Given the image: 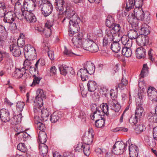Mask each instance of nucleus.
<instances>
[{"label":"nucleus","instance_id":"f257e3e1","mask_svg":"<svg viewBox=\"0 0 157 157\" xmlns=\"http://www.w3.org/2000/svg\"><path fill=\"white\" fill-rule=\"evenodd\" d=\"M80 22V19L78 17L75 16L69 21V34L70 36H73L78 32L79 29L78 23Z\"/></svg>","mask_w":157,"mask_h":157},{"label":"nucleus","instance_id":"f03ea898","mask_svg":"<svg viewBox=\"0 0 157 157\" xmlns=\"http://www.w3.org/2000/svg\"><path fill=\"white\" fill-rule=\"evenodd\" d=\"M17 16L18 19L21 20L25 19L29 23L35 22L36 20L34 14L29 11H22L21 13L18 14Z\"/></svg>","mask_w":157,"mask_h":157},{"label":"nucleus","instance_id":"7ed1b4c3","mask_svg":"<svg viewBox=\"0 0 157 157\" xmlns=\"http://www.w3.org/2000/svg\"><path fill=\"white\" fill-rule=\"evenodd\" d=\"M134 13V16L138 20L147 22L150 19L149 13H144L141 8H135Z\"/></svg>","mask_w":157,"mask_h":157},{"label":"nucleus","instance_id":"20e7f679","mask_svg":"<svg viewBox=\"0 0 157 157\" xmlns=\"http://www.w3.org/2000/svg\"><path fill=\"white\" fill-rule=\"evenodd\" d=\"M24 53L26 59L36 58L35 49L30 44H27L25 46L24 48Z\"/></svg>","mask_w":157,"mask_h":157},{"label":"nucleus","instance_id":"39448f33","mask_svg":"<svg viewBox=\"0 0 157 157\" xmlns=\"http://www.w3.org/2000/svg\"><path fill=\"white\" fill-rule=\"evenodd\" d=\"M41 2L40 6L41 7L42 13L45 16H47L52 11V5L48 0H42Z\"/></svg>","mask_w":157,"mask_h":157},{"label":"nucleus","instance_id":"423d86ee","mask_svg":"<svg viewBox=\"0 0 157 157\" xmlns=\"http://www.w3.org/2000/svg\"><path fill=\"white\" fill-rule=\"evenodd\" d=\"M127 146V144L122 141L117 142L113 146V152L117 155L121 154L124 152Z\"/></svg>","mask_w":157,"mask_h":157},{"label":"nucleus","instance_id":"0eeeda50","mask_svg":"<svg viewBox=\"0 0 157 157\" xmlns=\"http://www.w3.org/2000/svg\"><path fill=\"white\" fill-rule=\"evenodd\" d=\"M16 4L18 5L23 4V6L25 10L24 11H29L30 12L33 11L36 5L34 2L32 0H25V1L23 0L22 3L20 4L17 3L15 2Z\"/></svg>","mask_w":157,"mask_h":157},{"label":"nucleus","instance_id":"6e6552de","mask_svg":"<svg viewBox=\"0 0 157 157\" xmlns=\"http://www.w3.org/2000/svg\"><path fill=\"white\" fill-rule=\"evenodd\" d=\"M142 4V0H128L127 3L126 8L127 11H129L134 8V6H136V8H141Z\"/></svg>","mask_w":157,"mask_h":157},{"label":"nucleus","instance_id":"1a4fd4ad","mask_svg":"<svg viewBox=\"0 0 157 157\" xmlns=\"http://www.w3.org/2000/svg\"><path fill=\"white\" fill-rule=\"evenodd\" d=\"M147 96L149 99L153 102L157 103V91L154 87H149L147 89Z\"/></svg>","mask_w":157,"mask_h":157},{"label":"nucleus","instance_id":"9d476101","mask_svg":"<svg viewBox=\"0 0 157 157\" xmlns=\"http://www.w3.org/2000/svg\"><path fill=\"white\" fill-rule=\"evenodd\" d=\"M136 40L137 44L141 47L146 45L149 41L148 36L143 34L138 36Z\"/></svg>","mask_w":157,"mask_h":157},{"label":"nucleus","instance_id":"9b49d317","mask_svg":"<svg viewBox=\"0 0 157 157\" xmlns=\"http://www.w3.org/2000/svg\"><path fill=\"white\" fill-rule=\"evenodd\" d=\"M0 118L3 122L9 121L10 120V118L9 110L4 108L1 109L0 110Z\"/></svg>","mask_w":157,"mask_h":157},{"label":"nucleus","instance_id":"f8f14e48","mask_svg":"<svg viewBox=\"0 0 157 157\" xmlns=\"http://www.w3.org/2000/svg\"><path fill=\"white\" fill-rule=\"evenodd\" d=\"M108 104L111 109L113 110L115 112H118L120 111V105L116 100H109L108 101Z\"/></svg>","mask_w":157,"mask_h":157},{"label":"nucleus","instance_id":"ddd939ff","mask_svg":"<svg viewBox=\"0 0 157 157\" xmlns=\"http://www.w3.org/2000/svg\"><path fill=\"white\" fill-rule=\"evenodd\" d=\"M27 68L22 67L21 68H17L15 69L13 74V76L16 78H21L23 75L26 73Z\"/></svg>","mask_w":157,"mask_h":157},{"label":"nucleus","instance_id":"4468645a","mask_svg":"<svg viewBox=\"0 0 157 157\" xmlns=\"http://www.w3.org/2000/svg\"><path fill=\"white\" fill-rule=\"evenodd\" d=\"M130 157H137L138 155V149L137 146L132 144L129 147Z\"/></svg>","mask_w":157,"mask_h":157},{"label":"nucleus","instance_id":"2eb2a0df","mask_svg":"<svg viewBox=\"0 0 157 157\" xmlns=\"http://www.w3.org/2000/svg\"><path fill=\"white\" fill-rule=\"evenodd\" d=\"M16 18V15L13 11H9L6 14L5 20L8 23H12Z\"/></svg>","mask_w":157,"mask_h":157},{"label":"nucleus","instance_id":"dca6fc26","mask_svg":"<svg viewBox=\"0 0 157 157\" xmlns=\"http://www.w3.org/2000/svg\"><path fill=\"white\" fill-rule=\"evenodd\" d=\"M62 117V112L60 111H56L51 115L50 120L52 123H55L58 121Z\"/></svg>","mask_w":157,"mask_h":157},{"label":"nucleus","instance_id":"f3484780","mask_svg":"<svg viewBox=\"0 0 157 157\" xmlns=\"http://www.w3.org/2000/svg\"><path fill=\"white\" fill-rule=\"evenodd\" d=\"M37 96L35 99V101H39L40 104L43 103V98H44L45 97V94L43 90L40 89H38L36 92Z\"/></svg>","mask_w":157,"mask_h":157},{"label":"nucleus","instance_id":"a211bd4d","mask_svg":"<svg viewBox=\"0 0 157 157\" xmlns=\"http://www.w3.org/2000/svg\"><path fill=\"white\" fill-rule=\"evenodd\" d=\"M37 96L35 99V101H39L40 104L43 103V98H44L45 97V94L43 90L40 89H38L36 92Z\"/></svg>","mask_w":157,"mask_h":157},{"label":"nucleus","instance_id":"6ab92c4d","mask_svg":"<svg viewBox=\"0 0 157 157\" xmlns=\"http://www.w3.org/2000/svg\"><path fill=\"white\" fill-rule=\"evenodd\" d=\"M10 50L13 56L16 57L19 56L21 54V52L19 47L15 44H12L10 46Z\"/></svg>","mask_w":157,"mask_h":157},{"label":"nucleus","instance_id":"aec40b11","mask_svg":"<svg viewBox=\"0 0 157 157\" xmlns=\"http://www.w3.org/2000/svg\"><path fill=\"white\" fill-rule=\"evenodd\" d=\"M93 131L92 129H90L88 131V135L83 137L84 144H90L92 143L93 140Z\"/></svg>","mask_w":157,"mask_h":157},{"label":"nucleus","instance_id":"412c9836","mask_svg":"<svg viewBox=\"0 0 157 157\" xmlns=\"http://www.w3.org/2000/svg\"><path fill=\"white\" fill-rule=\"evenodd\" d=\"M85 68L88 71L89 74L92 75L94 73L95 70V67L94 64L90 62L87 61L84 63Z\"/></svg>","mask_w":157,"mask_h":157},{"label":"nucleus","instance_id":"4be33fe9","mask_svg":"<svg viewBox=\"0 0 157 157\" xmlns=\"http://www.w3.org/2000/svg\"><path fill=\"white\" fill-rule=\"evenodd\" d=\"M78 74L80 75L82 80L84 81L86 80V78H87L89 74L88 71L86 69V68H85L84 66L83 68L80 69Z\"/></svg>","mask_w":157,"mask_h":157},{"label":"nucleus","instance_id":"5701e85b","mask_svg":"<svg viewBox=\"0 0 157 157\" xmlns=\"http://www.w3.org/2000/svg\"><path fill=\"white\" fill-rule=\"evenodd\" d=\"M145 50L142 47L138 48L136 50V55L137 58H144L145 56Z\"/></svg>","mask_w":157,"mask_h":157},{"label":"nucleus","instance_id":"b1692460","mask_svg":"<svg viewBox=\"0 0 157 157\" xmlns=\"http://www.w3.org/2000/svg\"><path fill=\"white\" fill-rule=\"evenodd\" d=\"M129 37L126 35H123L121 37V40L123 44L127 46L128 48H130L132 45V41L129 39Z\"/></svg>","mask_w":157,"mask_h":157},{"label":"nucleus","instance_id":"393cba45","mask_svg":"<svg viewBox=\"0 0 157 157\" xmlns=\"http://www.w3.org/2000/svg\"><path fill=\"white\" fill-rule=\"evenodd\" d=\"M144 112V109L142 106V104H139L137 106L135 112L136 117L140 118L142 116Z\"/></svg>","mask_w":157,"mask_h":157},{"label":"nucleus","instance_id":"a878e982","mask_svg":"<svg viewBox=\"0 0 157 157\" xmlns=\"http://www.w3.org/2000/svg\"><path fill=\"white\" fill-rule=\"evenodd\" d=\"M38 138L40 144H44L47 139L46 133L44 131H40L39 133Z\"/></svg>","mask_w":157,"mask_h":157},{"label":"nucleus","instance_id":"bb28decb","mask_svg":"<svg viewBox=\"0 0 157 157\" xmlns=\"http://www.w3.org/2000/svg\"><path fill=\"white\" fill-rule=\"evenodd\" d=\"M88 90L90 92H94L97 88V83L94 81H89L87 84Z\"/></svg>","mask_w":157,"mask_h":157},{"label":"nucleus","instance_id":"cd10ccee","mask_svg":"<svg viewBox=\"0 0 157 157\" xmlns=\"http://www.w3.org/2000/svg\"><path fill=\"white\" fill-rule=\"evenodd\" d=\"M104 115L103 114L100 110L97 112H95L90 115L91 118L93 120H96L101 118H104Z\"/></svg>","mask_w":157,"mask_h":157},{"label":"nucleus","instance_id":"c85d7f7f","mask_svg":"<svg viewBox=\"0 0 157 157\" xmlns=\"http://www.w3.org/2000/svg\"><path fill=\"white\" fill-rule=\"evenodd\" d=\"M22 118V114L21 113L14 115L11 120V124L13 125L18 124L21 122Z\"/></svg>","mask_w":157,"mask_h":157},{"label":"nucleus","instance_id":"c756f323","mask_svg":"<svg viewBox=\"0 0 157 157\" xmlns=\"http://www.w3.org/2000/svg\"><path fill=\"white\" fill-rule=\"evenodd\" d=\"M98 38V37L97 35L93 33H90L87 34L86 38L84 40L95 42Z\"/></svg>","mask_w":157,"mask_h":157},{"label":"nucleus","instance_id":"7c9ffc66","mask_svg":"<svg viewBox=\"0 0 157 157\" xmlns=\"http://www.w3.org/2000/svg\"><path fill=\"white\" fill-rule=\"evenodd\" d=\"M41 115V118L44 121H46L48 119V117L50 114V113L47 109H42L39 113Z\"/></svg>","mask_w":157,"mask_h":157},{"label":"nucleus","instance_id":"2f4dec72","mask_svg":"<svg viewBox=\"0 0 157 157\" xmlns=\"http://www.w3.org/2000/svg\"><path fill=\"white\" fill-rule=\"evenodd\" d=\"M65 12H66V15L68 17L71 18V19H72L75 16L78 17L74 11L70 10L69 7H66V10Z\"/></svg>","mask_w":157,"mask_h":157},{"label":"nucleus","instance_id":"473e14b6","mask_svg":"<svg viewBox=\"0 0 157 157\" xmlns=\"http://www.w3.org/2000/svg\"><path fill=\"white\" fill-rule=\"evenodd\" d=\"M34 111L35 113L38 112L39 113L42 109V105L43 103L40 104L39 102V101H37L36 102L35 101V100L34 101Z\"/></svg>","mask_w":157,"mask_h":157},{"label":"nucleus","instance_id":"72a5a7b5","mask_svg":"<svg viewBox=\"0 0 157 157\" xmlns=\"http://www.w3.org/2000/svg\"><path fill=\"white\" fill-rule=\"evenodd\" d=\"M138 19L135 18L132 15H128L127 20L128 22L132 25H135V26H137L138 24Z\"/></svg>","mask_w":157,"mask_h":157},{"label":"nucleus","instance_id":"f704fd0d","mask_svg":"<svg viewBox=\"0 0 157 157\" xmlns=\"http://www.w3.org/2000/svg\"><path fill=\"white\" fill-rule=\"evenodd\" d=\"M130 48H128L126 46L122 48V54L126 57H129L132 54V52L130 49Z\"/></svg>","mask_w":157,"mask_h":157},{"label":"nucleus","instance_id":"c9c22d12","mask_svg":"<svg viewBox=\"0 0 157 157\" xmlns=\"http://www.w3.org/2000/svg\"><path fill=\"white\" fill-rule=\"evenodd\" d=\"M111 48L113 52L116 53H117L120 50V45L117 42H113L111 44Z\"/></svg>","mask_w":157,"mask_h":157},{"label":"nucleus","instance_id":"e433bc0d","mask_svg":"<svg viewBox=\"0 0 157 157\" xmlns=\"http://www.w3.org/2000/svg\"><path fill=\"white\" fill-rule=\"evenodd\" d=\"M39 149L40 152L43 155L46 154L48 151L47 146L44 144H39Z\"/></svg>","mask_w":157,"mask_h":157},{"label":"nucleus","instance_id":"4c0bfd02","mask_svg":"<svg viewBox=\"0 0 157 157\" xmlns=\"http://www.w3.org/2000/svg\"><path fill=\"white\" fill-rule=\"evenodd\" d=\"M93 42L90 41L86 40H83L82 44V46L83 48L87 51H88L89 48H90V47L92 45V43Z\"/></svg>","mask_w":157,"mask_h":157},{"label":"nucleus","instance_id":"58836bf2","mask_svg":"<svg viewBox=\"0 0 157 157\" xmlns=\"http://www.w3.org/2000/svg\"><path fill=\"white\" fill-rule=\"evenodd\" d=\"M72 42L75 47L76 48L81 47L82 43V41L78 40L76 38L73 37L72 40Z\"/></svg>","mask_w":157,"mask_h":157},{"label":"nucleus","instance_id":"ea45409f","mask_svg":"<svg viewBox=\"0 0 157 157\" xmlns=\"http://www.w3.org/2000/svg\"><path fill=\"white\" fill-rule=\"evenodd\" d=\"M105 123V120L104 118H101L95 120V124L98 128H101L104 126Z\"/></svg>","mask_w":157,"mask_h":157},{"label":"nucleus","instance_id":"a19ab883","mask_svg":"<svg viewBox=\"0 0 157 157\" xmlns=\"http://www.w3.org/2000/svg\"><path fill=\"white\" fill-rule=\"evenodd\" d=\"M60 73L64 75L67 74V71L68 66L65 64H62L59 67Z\"/></svg>","mask_w":157,"mask_h":157},{"label":"nucleus","instance_id":"79ce46f5","mask_svg":"<svg viewBox=\"0 0 157 157\" xmlns=\"http://www.w3.org/2000/svg\"><path fill=\"white\" fill-rule=\"evenodd\" d=\"M90 144H84L83 146V150L85 155L87 156L89 155L90 153Z\"/></svg>","mask_w":157,"mask_h":157},{"label":"nucleus","instance_id":"37998d69","mask_svg":"<svg viewBox=\"0 0 157 157\" xmlns=\"http://www.w3.org/2000/svg\"><path fill=\"white\" fill-rule=\"evenodd\" d=\"M25 104L24 102L21 101H18L16 103V110L18 112H21L24 108Z\"/></svg>","mask_w":157,"mask_h":157},{"label":"nucleus","instance_id":"c03bdc74","mask_svg":"<svg viewBox=\"0 0 157 157\" xmlns=\"http://www.w3.org/2000/svg\"><path fill=\"white\" fill-rule=\"evenodd\" d=\"M33 82L31 86H34L39 84L40 80L42 78L41 77L37 76L36 75H34L33 76Z\"/></svg>","mask_w":157,"mask_h":157},{"label":"nucleus","instance_id":"a18cd8bd","mask_svg":"<svg viewBox=\"0 0 157 157\" xmlns=\"http://www.w3.org/2000/svg\"><path fill=\"white\" fill-rule=\"evenodd\" d=\"M17 148L18 150L23 152H25L27 150L26 147L24 143H20L18 144Z\"/></svg>","mask_w":157,"mask_h":157},{"label":"nucleus","instance_id":"49530a36","mask_svg":"<svg viewBox=\"0 0 157 157\" xmlns=\"http://www.w3.org/2000/svg\"><path fill=\"white\" fill-rule=\"evenodd\" d=\"M57 69L55 66H52L49 70L47 71V75L49 76H53L55 75Z\"/></svg>","mask_w":157,"mask_h":157},{"label":"nucleus","instance_id":"de8ad7c7","mask_svg":"<svg viewBox=\"0 0 157 157\" xmlns=\"http://www.w3.org/2000/svg\"><path fill=\"white\" fill-rule=\"evenodd\" d=\"M109 107V106L108 102V103H103L102 105V108L100 109V110H102V111H101V112L104 115V114H106L107 115V112L108 111V108Z\"/></svg>","mask_w":157,"mask_h":157},{"label":"nucleus","instance_id":"09e8293b","mask_svg":"<svg viewBox=\"0 0 157 157\" xmlns=\"http://www.w3.org/2000/svg\"><path fill=\"white\" fill-rule=\"evenodd\" d=\"M149 26L147 24H143L142 25L141 30L142 33L146 35L149 33V30L148 29Z\"/></svg>","mask_w":157,"mask_h":157},{"label":"nucleus","instance_id":"8fccbe9b","mask_svg":"<svg viewBox=\"0 0 157 157\" xmlns=\"http://www.w3.org/2000/svg\"><path fill=\"white\" fill-rule=\"evenodd\" d=\"M90 48L88 50V51L91 52H97L98 50V47L95 42H93L90 47Z\"/></svg>","mask_w":157,"mask_h":157},{"label":"nucleus","instance_id":"3c124183","mask_svg":"<svg viewBox=\"0 0 157 157\" xmlns=\"http://www.w3.org/2000/svg\"><path fill=\"white\" fill-rule=\"evenodd\" d=\"M137 35V32L135 30H131L128 33V37L131 39H136Z\"/></svg>","mask_w":157,"mask_h":157},{"label":"nucleus","instance_id":"603ef678","mask_svg":"<svg viewBox=\"0 0 157 157\" xmlns=\"http://www.w3.org/2000/svg\"><path fill=\"white\" fill-rule=\"evenodd\" d=\"M106 36L108 37L109 38L112 40L113 37L115 35L116 33L112 31V30L110 29H107L106 30Z\"/></svg>","mask_w":157,"mask_h":157},{"label":"nucleus","instance_id":"864d4df0","mask_svg":"<svg viewBox=\"0 0 157 157\" xmlns=\"http://www.w3.org/2000/svg\"><path fill=\"white\" fill-rule=\"evenodd\" d=\"M78 118L81 119L82 122L86 121V115L85 112L82 111H80L78 115Z\"/></svg>","mask_w":157,"mask_h":157},{"label":"nucleus","instance_id":"5fc2aeb1","mask_svg":"<svg viewBox=\"0 0 157 157\" xmlns=\"http://www.w3.org/2000/svg\"><path fill=\"white\" fill-rule=\"evenodd\" d=\"M120 28L121 27L119 24H115L111 27L110 29L112 30V31L116 34L119 31Z\"/></svg>","mask_w":157,"mask_h":157},{"label":"nucleus","instance_id":"6e6d98bb","mask_svg":"<svg viewBox=\"0 0 157 157\" xmlns=\"http://www.w3.org/2000/svg\"><path fill=\"white\" fill-rule=\"evenodd\" d=\"M112 40L108 37L107 36H105L103 39L102 44L104 46H107L109 45L111 43Z\"/></svg>","mask_w":157,"mask_h":157},{"label":"nucleus","instance_id":"4d7b16f0","mask_svg":"<svg viewBox=\"0 0 157 157\" xmlns=\"http://www.w3.org/2000/svg\"><path fill=\"white\" fill-rule=\"evenodd\" d=\"M115 24L113 23V19L112 17H109L107 18L106 21V25L110 29Z\"/></svg>","mask_w":157,"mask_h":157},{"label":"nucleus","instance_id":"13d9d810","mask_svg":"<svg viewBox=\"0 0 157 157\" xmlns=\"http://www.w3.org/2000/svg\"><path fill=\"white\" fill-rule=\"evenodd\" d=\"M63 54L65 55H66L69 56H73L75 58V56H78V55H76L75 54L72 52L71 51H69L66 48H65V50L63 51Z\"/></svg>","mask_w":157,"mask_h":157},{"label":"nucleus","instance_id":"bf43d9fd","mask_svg":"<svg viewBox=\"0 0 157 157\" xmlns=\"http://www.w3.org/2000/svg\"><path fill=\"white\" fill-rule=\"evenodd\" d=\"M117 90H115L113 89H112L110 90V95L112 98L111 100H115L117 97Z\"/></svg>","mask_w":157,"mask_h":157},{"label":"nucleus","instance_id":"052dcab7","mask_svg":"<svg viewBox=\"0 0 157 157\" xmlns=\"http://www.w3.org/2000/svg\"><path fill=\"white\" fill-rule=\"evenodd\" d=\"M145 129V127L143 124L139 125L135 129L137 133H140L144 131Z\"/></svg>","mask_w":157,"mask_h":157},{"label":"nucleus","instance_id":"680f3d73","mask_svg":"<svg viewBox=\"0 0 157 157\" xmlns=\"http://www.w3.org/2000/svg\"><path fill=\"white\" fill-rule=\"evenodd\" d=\"M139 117H136V116H132L129 120V122L132 125L136 124L138 122Z\"/></svg>","mask_w":157,"mask_h":157},{"label":"nucleus","instance_id":"e2e57ef3","mask_svg":"<svg viewBox=\"0 0 157 157\" xmlns=\"http://www.w3.org/2000/svg\"><path fill=\"white\" fill-rule=\"evenodd\" d=\"M52 29L44 28L43 30V33L46 37H49L52 34Z\"/></svg>","mask_w":157,"mask_h":157},{"label":"nucleus","instance_id":"0e129e2a","mask_svg":"<svg viewBox=\"0 0 157 157\" xmlns=\"http://www.w3.org/2000/svg\"><path fill=\"white\" fill-rule=\"evenodd\" d=\"M100 109L99 106H97L96 104H92L91 106V109L93 113L100 110Z\"/></svg>","mask_w":157,"mask_h":157},{"label":"nucleus","instance_id":"69168bd1","mask_svg":"<svg viewBox=\"0 0 157 157\" xmlns=\"http://www.w3.org/2000/svg\"><path fill=\"white\" fill-rule=\"evenodd\" d=\"M64 7V4H60L56 6V7L57 10L59 12V14H62L63 13V8Z\"/></svg>","mask_w":157,"mask_h":157},{"label":"nucleus","instance_id":"338daca9","mask_svg":"<svg viewBox=\"0 0 157 157\" xmlns=\"http://www.w3.org/2000/svg\"><path fill=\"white\" fill-rule=\"evenodd\" d=\"M53 25V23L52 21H48L45 24L44 28L52 29V27Z\"/></svg>","mask_w":157,"mask_h":157},{"label":"nucleus","instance_id":"774afa93","mask_svg":"<svg viewBox=\"0 0 157 157\" xmlns=\"http://www.w3.org/2000/svg\"><path fill=\"white\" fill-rule=\"evenodd\" d=\"M84 143H79L77 146L76 147L75 150V151H80L83 150V146H84Z\"/></svg>","mask_w":157,"mask_h":157}]
</instances>
